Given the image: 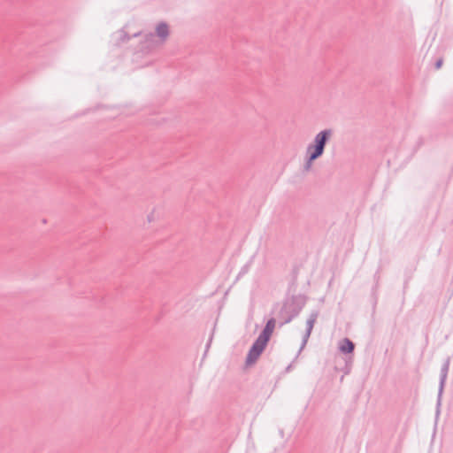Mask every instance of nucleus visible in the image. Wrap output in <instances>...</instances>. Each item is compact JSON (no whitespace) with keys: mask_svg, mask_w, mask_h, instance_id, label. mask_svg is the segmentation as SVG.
<instances>
[{"mask_svg":"<svg viewBox=\"0 0 453 453\" xmlns=\"http://www.w3.org/2000/svg\"><path fill=\"white\" fill-rule=\"evenodd\" d=\"M333 134V130L329 128L319 132L313 142L307 146L306 154L319 158L324 154L326 145L332 138Z\"/></svg>","mask_w":453,"mask_h":453,"instance_id":"1","label":"nucleus"},{"mask_svg":"<svg viewBox=\"0 0 453 453\" xmlns=\"http://www.w3.org/2000/svg\"><path fill=\"white\" fill-rule=\"evenodd\" d=\"M442 62H443V61H442V59H441V58H440V59H438V60L436 61V63H435V68H436L437 70H438V69H440V68L441 67V65H442Z\"/></svg>","mask_w":453,"mask_h":453,"instance_id":"10","label":"nucleus"},{"mask_svg":"<svg viewBox=\"0 0 453 453\" xmlns=\"http://www.w3.org/2000/svg\"><path fill=\"white\" fill-rule=\"evenodd\" d=\"M449 369V359H447L441 369L439 395L443 391L445 381Z\"/></svg>","mask_w":453,"mask_h":453,"instance_id":"7","label":"nucleus"},{"mask_svg":"<svg viewBox=\"0 0 453 453\" xmlns=\"http://www.w3.org/2000/svg\"><path fill=\"white\" fill-rule=\"evenodd\" d=\"M289 370H291V365H288V366L287 367V371H289Z\"/></svg>","mask_w":453,"mask_h":453,"instance_id":"13","label":"nucleus"},{"mask_svg":"<svg viewBox=\"0 0 453 453\" xmlns=\"http://www.w3.org/2000/svg\"><path fill=\"white\" fill-rule=\"evenodd\" d=\"M154 35L158 39V42L164 45L170 35L169 26L165 22L158 23L156 26Z\"/></svg>","mask_w":453,"mask_h":453,"instance_id":"4","label":"nucleus"},{"mask_svg":"<svg viewBox=\"0 0 453 453\" xmlns=\"http://www.w3.org/2000/svg\"><path fill=\"white\" fill-rule=\"evenodd\" d=\"M354 343L348 338H344L339 344V349L342 353H351L354 350Z\"/></svg>","mask_w":453,"mask_h":453,"instance_id":"8","label":"nucleus"},{"mask_svg":"<svg viewBox=\"0 0 453 453\" xmlns=\"http://www.w3.org/2000/svg\"><path fill=\"white\" fill-rule=\"evenodd\" d=\"M317 159L318 158H315V157H312V156H311L309 154H305V162H304V165H303V170L305 172L311 171L314 161L317 160Z\"/></svg>","mask_w":453,"mask_h":453,"instance_id":"9","label":"nucleus"},{"mask_svg":"<svg viewBox=\"0 0 453 453\" xmlns=\"http://www.w3.org/2000/svg\"><path fill=\"white\" fill-rule=\"evenodd\" d=\"M275 325H276V320L274 319H270L267 321L265 328L263 329V331L260 333V334L258 336L263 338L264 340L269 342V340L273 333V330L275 328Z\"/></svg>","mask_w":453,"mask_h":453,"instance_id":"6","label":"nucleus"},{"mask_svg":"<svg viewBox=\"0 0 453 453\" xmlns=\"http://www.w3.org/2000/svg\"><path fill=\"white\" fill-rule=\"evenodd\" d=\"M290 320H291V318H288V319H286V320H285V322H283L281 325H283V324H285V323H288V322H290Z\"/></svg>","mask_w":453,"mask_h":453,"instance_id":"12","label":"nucleus"},{"mask_svg":"<svg viewBox=\"0 0 453 453\" xmlns=\"http://www.w3.org/2000/svg\"><path fill=\"white\" fill-rule=\"evenodd\" d=\"M319 317V312L318 311H313L309 319H307L306 321V326H307V328H306V333L305 334L303 335V344H302V347H301V349L305 346V344L307 343V341L311 334V331L313 329V326H314V324L316 323V320Z\"/></svg>","mask_w":453,"mask_h":453,"instance_id":"5","label":"nucleus"},{"mask_svg":"<svg viewBox=\"0 0 453 453\" xmlns=\"http://www.w3.org/2000/svg\"><path fill=\"white\" fill-rule=\"evenodd\" d=\"M147 219H148V221H149V222L153 221V220H154V212L152 211L151 213H150V214L148 215Z\"/></svg>","mask_w":453,"mask_h":453,"instance_id":"11","label":"nucleus"},{"mask_svg":"<svg viewBox=\"0 0 453 453\" xmlns=\"http://www.w3.org/2000/svg\"><path fill=\"white\" fill-rule=\"evenodd\" d=\"M163 44L158 42V39L153 33L146 34L144 36V40L142 44V50L146 51H151L161 47Z\"/></svg>","mask_w":453,"mask_h":453,"instance_id":"3","label":"nucleus"},{"mask_svg":"<svg viewBox=\"0 0 453 453\" xmlns=\"http://www.w3.org/2000/svg\"><path fill=\"white\" fill-rule=\"evenodd\" d=\"M268 342L264 340L261 337H257V340L252 344L251 348L249 350V353L246 357V365H254L257 360L259 358L260 355L265 350Z\"/></svg>","mask_w":453,"mask_h":453,"instance_id":"2","label":"nucleus"}]
</instances>
